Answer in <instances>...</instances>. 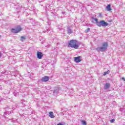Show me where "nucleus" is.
Instances as JSON below:
<instances>
[{"instance_id":"f257e3e1","label":"nucleus","mask_w":125,"mask_h":125,"mask_svg":"<svg viewBox=\"0 0 125 125\" xmlns=\"http://www.w3.org/2000/svg\"><path fill=\"white\" fill-rule=\"evenodd\" d=\"M81 42H78V41L72 40L68 42V47H71V48H75V49H78L80 47Z\"/></svg>"},{"instance_id":"f03ea898","label":"nucleus","mask_w":125,"mask_h":125,"mask_svg":"<svg viewBox=\"0 0 125 125\" xmlns=\"http://www.w3.org/2000/svg\"><path fill=\"white\" fill-rule=\"evenodd\" d=\"M107 47H108V42H104L103 43V46L98 47L96 49L97 51H101V52H103L104 51H106V49H107Z\"/></svg>"},{"instance_id":"7ed1b4c3","label":"nucleus","mask_w":125,"mask_h":125,"mask_svg":"<svg viewBox=\"0 0 125 125\" xmlns=\"http://www.w3.org/2000/svg\"><path fill=\"white\" fill-rule=\"evenodd\" d=\"M108 25V22L105 21H101L98 22L97 24V25L99 27H107Z\"/></svg>"},{"instance_id":"20e7f679","label":"nucleus","mask_w":125,"mask_h":125,"mask_svg":"<svg viewBox=\"0 0 125 125\" xmlns=\"http://www.w3.org/2000/svg\"><path fill=\"white\" fill-rule=\"evenodd\" d=\"M21 27L20 26H17L15 27V28H12L11 29V32L12 33H19V32H21Z\"/></svg>"},{"instance_id":"39448f33","label":"nucleus","mask_w":125,"mask_h":125,"mask_svg":"<svg viewBox=\"0 0 125 125\" xmlns=\"http://www.w3.org/2000/svg\"><path fill=\"white\" fill-rule=\"evenodd\" d=\"M74 61L76 62V63H80V62H81V61H83V59H82V56H78L77 57H74Z\"/></svg>"},{"instance_id":"423d86ee","label":"nucleus","mask_w":125,"mask_h":125,"mask_svg":"<svg viewBox=\"0 0 125 125\" xmlns=\"http://www.w3.org/2000/svg\"><path fill=\"white\" fill-rule=\"evenodd\" d=\"M41 81L43 83H46V82H48L49 81V77L45 76L42 78Z\"/></svg>"},{"instance_id":"0eeeda50","label":"nucleus","mask_w":125,"mask_h":125,"mask_svg":"<svg viewBox=\"0 0 125 125\" xmlns=\"http://www.w3.org/2000/svg\"><path fill=\"white\" fill-rule=\"evenodd\" d=\"M37 58H38L39 59H42V53L40 51H38L37 53Z\"/></svg>"},{"instance_id":"6e6552de","label":"nucleus","mask_w":125,"mask_h":125,"mask_svg":"<svg viewBox=\"0 0 125 125\" xmlns=\"http://www.w3.org/2000/svg\"><path fill=\"white\" fill-rule=\"evenodd\" d=\"M110 86H111V84H110V83H106L104 85V89L105 90L109 89V88H110Z\"/></svg>"},{"instance_id":"1a4fd4ad","label":"nucleus","mask_w":125,"mask_h":125,"mask_svg":"<svg viewBox=\"0 0 125 125\" xmlns=\"http://www.w3.org/2000/svg\"><path fill=\"white\" fill-rule=\"evenodd\" d=\"M60 90L59 86H57L54 88L53 92H55V93H57Z\"/></svg>"},{"instance_id":"9d476101","label":"nucleus","mask_w":125,"mask_h":125,"mask_svg":"<svg viewBox=\"0 0 125 125\" xmlns=\"http://www.w3.org/2000/svg\"><path fill=\"white\" fill-rule=\"evenodd\" d=\"M106 9L107 11H111L112 10V8H111V4H108L106 6Z\"/></svg>"},{"instance_id":"9b49d317","label":"nucleus","mask_w":125,"mask_h":125,"mask_svg":"<svg viewBox=\"0 0 125 125\" xmlns=\"http://www.w3.org/2000/svg\"><path fill=\"white\" fill-rule=\"evenodd\" d=\"M49 117H50V118H51L52 119H53L54 118V115H53V112L50 111L49 112Z\"/></svg>"},{"instance_id":"f8f14e48","label":"nucleus","mask_w":125,"mask_h":125,"mask_svg":"<svg viewBox=\"0 0 125 125\" xmlns=\"http://www.w3.org/2000/svg\"><path fill=\"white\" fill-rule=\"evenodd\" d=\"M67 31H68V34H69V35L73 33V31H72V29H71L70 27L67 28Z\"/></svg>"},{"instance_id":"ddd939ff","label":"nucleus","mask_w":125,"mask_h":125,"mask_svg":"<svg viewBox=\"0 0 125 125\" xmlns=\"http://www.w3.org/2000/svg\"><path fill=\"white\" fill-rule=\"evenodd\" d=\"M11 114V112L10 111H6L4 113V115H6V116H8V115H10Z\"/></svg>"},{"instance_id":"4468645a","label":"nucleus","mask_w":125,"mask_h":125,"mask_svg":"<svg viewBox=\"0 0 125 125\" xmlns=\"http://www.w3.org/2000/svg\"><path fill=\"white\" fill-rule=\"evenodd\" d=\"M14 96H16V97L18 96V95H19V92H14Z\"/></svg>"},{"instance_id":"2eb2a0df","label":"nucleus","mask_w":125,"mask_h":125,"mask_svg":"<svg viewBox=\"0 0 125 125\" xmlns=\"http://www.w3.org/2000/svg\"><path fill=\"white\" fill-rule=\"evenodd\" d=\"M110 73V70H108L106 72H105L104 73V76H106V75H108V74H109Z\"/></svg>"},{"instance_id":"dca6fc26","label":"nucleus","mask_w":125,"mask_h":125,"mask_svg":"<svg viewBox=\"0 0 125 125\" xmlns=\"http://www.w3.org/2000/svg\"><path fill=\"white\" fill-rule=\"evenodd\" d=\"M24 40H26V37H25V36H21V41L23 42L24 41Z\"/></svg>"},{"instance_id":"f3484780","label":"nucleus","mask_w":125,"mask_h":125,"mask_svg":"<svg viewBox=\"0 0 125 125\" xmlns=\"http://www.w3.org/2000/svg\"><path fill=\"white\" fill-rule=\"evenodd\" d=\"M1 75H7V72H6V71H2L1 73Z\"/></svg>"},{"instance_id":"a211bd4d","label":"nucleus","mask_w":125,"mask_h":125,"mask_svg":"<svg viewBox=\"0 0 125 125\" xmlns=\"http://www.w3.org/2000/svg\"><path fill=\"white\" fill-rule=\"evenodd\" d=\"M81 122H82V125H86V122H85V121H84L83 120Z\"/></svg>"},{"instance_id":"6ab92c4d","label":"nucleus","mask_w":125,"mask_h":125,"mask_svg":"<svg viewBox=\"0 0 125 125\" xmlns=\"http://www.w3.org/2000/svg\"><path fill=\"white\" fill-rule=\"evenodd\" d=\"M89 31H90V28H88L87 29L85 30V33H88Z\"/></svg>"},{"instance_id":"aec40b11","label":"nucleus","mask_w":125,"mask_h":125,"mask_svg":"<svg viewBox=\"0 0 125 125\" xmlns=\"http://www.w3.org/2000/svg\"><path fill=\"white\" fill-rule=\"evenodd\" d=\"M93 20H94V21H96V24H97V22H99V21H98V20L97 19H96V18H94V19H93Z\"/></svg>"},{"instance_id":"412c9836","label":"nucleus","mask_w":125,"mask_h":125,"mask_svg":"<svg viewBox=\"0 0 125 125\" xmlns=\"http://www.w3.org/2000/svg\"><path fill=\"white\" fill-rule=\"evenodd\" d=\"M115 122V119H112L110 120V123H114Z\"/></svg>"},{"instance_id":"4be33fe9","label":"nucleus","mask_w":125,"mask_h":125,"mask_svg":"<svg viewBox=\"0 0 125 125\" xmlns=\"http://www.w3.org/2000/svg\"><path fill=\"white\" fill-rule=\"evenodd\" d=\"M1 56H2V54H1V53L0 52V58L1 57Z\"/></svg>"},{"instance_id":"5701e85b","label":"nucleus","mask_w":125,"mask_h":125,"mask_svg":"<svg viewBox=\"0 0 125 125\" xmlns=\"http://www.w3.org/2000/svg\"><path fill=\"white\" fill-rule=\"evenodd\" d=\"M57 125H63L62 124H61V123H59Z\"/></svg>"},{"instance_id":"b1692460","label":"nucleus","mask_w":125,"mask_h":125,"mask_svg":"<svg viewBox=\"0 0 125 125\" xmlns=\"http://www.w3.org/2000/svg\"><path fill=\"white\" fill-rule=\"evenodd\" d=\"M122 79V80H123L124 81H125V78L123 77Z\"/></svg>"},{"instance_id":"393cba45","label":"nucleus","mask_w":125,"mask_h":125,"mask_svg":"<svg viewBox=\"0 0 125 125\" xmlns=\"http://www.w3.org/2000/svg\"><path fill=\"white\" fill-rule=\"evenodd\" d=\"M123 110H124V109H123V108H120V111H123Z\"/></svg>"},{"instance_id":"a878e982","label":"nucleus","mask_w":125,"mask_h":125,"mask_svg":"<svg viewBox=\"0 0 125 125\" xmlns=\"http://www.w3.org/2000/svg\"><path fill=\"white\" fill-rule=\"evenodd\" d=\"M101 16V14H99V16Z\"/></svg>"}]
</instances>
